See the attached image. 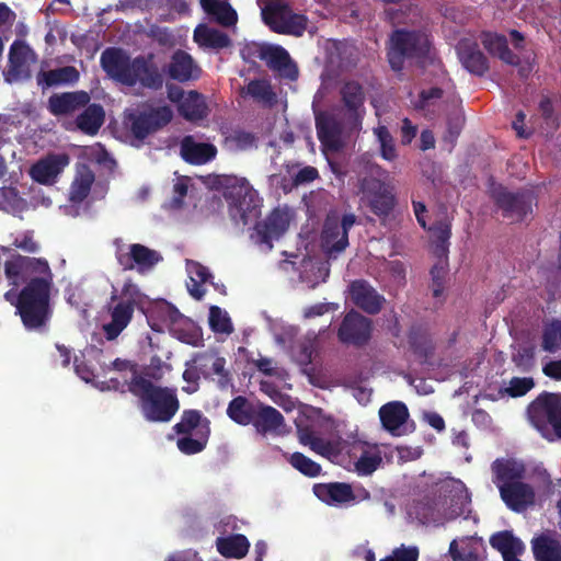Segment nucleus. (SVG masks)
Masks as SVG:
<instances>
[{"label":"nucleus","mask_w":561,"mask_h":561,"mask_svg":"<svg viewBox=\"0 0 561 561\" xmlns=\"http://www.w3.org/2000/svg\"><path fill=\"white\" fill-rule=\"evenodd\" d=\"M541 348L548 353L561 350V319H552L545 323L541 333Z\"/></svg>","instance_id":"48"},{"label":"nucleus","mask_w":561,"mask_h":561,"mask_svg":"<svg viewBox=\"0 0 561 561\" xmlns=\"http://www.w3.org/2000/svg\"><path fill=\"white\" fill-rule=\"evenodd\" d=\"M419 549L416 547L401 548L393 551L392 556L386 557L380 561H417Z\"/></svg>","instance_id":"64"},{"label":"nucleus","mask_w":561,"mask_h":561,"mask_svg":"<svg viewBox=\"0 0 561 561\" xmlns=\"http://www.w3.org/2000/svg\"><path fill=\"white\" fill-rule=\"evenodd\" d=\"M490 545L501 552L504 561H522L518 556L525 551V546L512 531L503 530L493 534L490 538Z\"/></svg>","instance_id":"33"},{"label":"nucleus","mask_w":561,"mask_h":561,"mask_svg":"<svg viewBox=\"0 0 561 561\" xmlns=\"http://www.w3.org/2000/svg\"><path fill=\"white\" fill-rule=\"evenodd\" d=\"M316 496L328 504L347 503L355 499L351 484L345 482L319 483L313 486Z\"/></svg>","instance_id":"34"},{"label":"nucleus","mask_w":561,"mask_h":561,"mask_svg":"<svg viewBox=\"0 0 561 561\" xmlns=\"http://www.w3.org/2000/svg\"><path fill=\"white\" fill-rule=\"evenodd\" d=\"M209 327L215 333L229 334L233 331L227 312L222 311L218 306H211L209 308Z\"/></svg>","instance_id":"52"},{"label":"nucleus","mask_w":561,"mask_h":561,"mask_svg":"<svg viewBox=\"0 0 561 561\" xmlns=\"http://www.w3.org/2000/svg\"><path fill=\"white\" fill-rule=\"evenodd\" d=\"M104 371L113 370L119 375L116 377L119 381L131 380L135 376H147L138 370V365L129 359L116 358L110 365L103 368Z\"/></svg>","instance_id":"50"},{"label":"nucleus","mask_w":561,"mask_h":561,"mask_svg":"<svg viewBox=\"0 0 561 561\" xmlns=\"http://www.w3.org/2000/svg\"><path fill=\"white\" fill-rule=\"evenodd\" d=\"M375 134L380 144V153L385 160L393 161L397 158V150L393 137L386 126H379L375 129Z\"/></svg>","instance_id":"53"},{"label":"nucleus","mask_w":561,"mask_h":561,"mask_svg":"<svg viewBox=\"0 0 561 561\" xmlns=\"http://www.w3.org/2000/svg\"><path fill=\"white\" fill-rule=\"evenodd\" d=\"M431 49V42L425 32L420 30H394L389 38L388 62L392 70L401 71L405 60L424 62Z\"/></svg>","instance_id":"4"},{"label":"nucleus","mask_w":561,"mask_h":561,"mask_svg":"<svg viewBox=\"0 0 561 561\" xmlns=\"http://www.w3.org/2000/svg\"><path fill=\"white\" fill-rule=\"evenodd\" d=\"M499 491L505 505L516 513L526 511L536 501L534 488L522 480L502 484Z\"/></svg>","instance_id":"19"},{"label":"nucleus","mask_w":561,"mask_h":561,"mask_svg":"<svg viewBox=\"0 0 561 561\" xmlns=\"http://www.w3.org/2000/svg\"><path fill=\"white\" fill-rule=\"evenodd\" d=\"M188 191V178L182 176L178 178L173 185V197L171 201V205L174 208H181L184 204V197L187 195Z\"/></svg>","instance_id":"59"},{"label":"nucleus","mask_w":561,"mask_h":561,"mask_svg":"<svg viewBox=\"0 0 561 561\" xmlns=\"http://www.w3.org/2000/svg\"><path fill=\"white\" fill-rule=\"evenodd\" d=\"M539 111L543 121L557 128L559 126L558 117L554 115L552 101L549 96H542L539 102Z\"/></svg>","instance_id":"63"},{"label":"nucleus","mask_w":561,"mask_h":561,"mask_svg":"<svg viewBox=\"0 0 561 561\" xmlns=\"http://www.w3.org/2000/svg\"><path fill=\"white\" fill-rule=\"evenodd\" d=\"M382 463V455L377 444L360 439L347 442L342 465L360 477L373 474Z\"/></svg>","instance_id":"10"},{"label":"nucleus","mask_w":561,"mask_h":561,"mask_svg":"<svg viewBox=\"0 0 561 561\" xmlns=\"http://www.w3.org/2000/svg\"><path fill=\"white\" fill-rule=\"evenodd\" d=\"M201 72V68L188 53L182 49L173 53L168 66V75L171 79L179 82H187L198 79Z\"/></svg>","instance_id":"27"},{"label":"nucleus","mask_w":561,"mask_h":561,"mask_svg":"<svg viewBox=\"0 0 561 561\" xmlns=\"http://www.w3.org/2000/svg\"><path fill=\"white\" fill-rule=\"evenodd\" d=\"M196 368L205 378L218 377L220 387H226L230 382V374L225 368L226 359L220 356L215 348L196 353L192 359Z\"/></svg>","instance_id":"20"},{"label":"nucleus","mask_w":561,"mask_h":561,"mask_svg":"<svg viewBox=\"0 0 561 561\" xmlns=\"http://www.w3.org/2000/svg\"><path fill=\"white\" fill-rule=\"evenodd\" d=\"M371 331V320L358 311L351 310L344 316L340 324L337 337L344 344L362 347L369 342Z\"/></svg>","instance_id":"16"},{"label":"nucleus","mask_w":561,"mask_h":561,"mask_svg":"<svg viewBox=\"0 0 561 561\" xmlns=\"http://www.w3.org/2000/svg\"><path fill=\"white\" fill-rule=\"evenodd\" d=\"M528 416L540 435L561 439V393L542 392L528 407Z\"/></svg>","instance_id":"6"},{"label":"nucleus","mask_w":561,"mask_h":561,"mask_svg":"<svg viewBox=\"0 0 561 561\" xmlns=\"http://www.w3.org/2000/svg\"><path fill=\"white\" fill-rule=\"evenodd\" d=\"M248 93L255 98L266 102H272L276 98L272 87L266 81L253 80L248 84Z\"/></svg>","instance_id":"57"},{"label":"nucleus","mask_w":561,"mask_h":561,"mask_svg":"<svg viewBox=\"0 0 561 561\" xmlns=\"http://www.w3.org/2000/svg\"><path fill=\"white\" fill-rule=\"evenodd\" d=\"M261 15L268 28L277 34L300 37L307 28V18L295 13L287 3L282 1L266 3L262 8Z\"/></svg>","instance_id":"8"},{"label":"nucleus","mask_w":561,"mask_h":561,"mask_svg":"<svg viewBox=\"0 0 561 561\" xmlns=\"http://www.w3.org/2000/svg\"><path fill=\"white\" fill-rule=\"evenodd\" d=\"M79 71L73 66H65L38 72L37 83L43 88L71 84L79 80Z\"/></svg>","instance_id":"41"},{"label":"nucleus","mask_w":561,"mask_h":561,"mask_svg":"<svg viewBox=\"0 0 561 561\" xmlns=\"http://www.w3.org/2000/svg\"><path fill=\"white\" fill-rule=\"evenodd\" d=\"M101 390L131 393L138 400L142 417L151 423H169L180 410L176 389L156 385L148 376L124 381L110 378L102 382Z\"/></svg>","instance_id":"3"},{"label":"nucleus","mask_w":561,"mask_h":561,"mask_svg":"<svg viewBox=\"0 0 561 561\" xmlns=\"http://www.w3.org/2000/svg\"><path fill=\"white\" fill-rule=\"evenodd\" d=\"M257 404H253L243 396L233 398L227 408V415L237 424L247 426L252 424Z\"/></svg>","instance_id":"44"},{"label":"nucleus","mask_w":561,"mask_h":561,"mask_svg":"<svg viewBox=\"0 0 561 561\" xmlns=\"http://www.w3.org/2000/svg\"><path fill=\"white\" fill-rule=\"evenodd\" d=\"M347 442L342 438L324 439L319 436L309 437V446L313 451L340 463L344 462Z\"/></svg>","instance_id":"35"},{"label":"nucleus","mask_w":561,"mask_h":561,"mask_svg":"<svg viewBox=\"0 0 561 561\" xmlns=\"http://www.w3.org/2000/svg\"><path fill=\"white\" fill-rule=\"evenodd\" d=\"M4 274L9 283L15 287L23 285L11 299V291L5 294L15 307V313L28 331L44 330L53 317L51 289L54 274L44 257L12 254L4 263Z\"/></svg>","instance_id":"1"},{"label":"nucleus","mask_w":561,"mask_h":561,"mask_svg":"<svg viewBox=\"0 0 561 561\" xmlns=\"http://www.w3.org/2000/svg\"><path fill=\"white\" fill-rule=\"evenodd\" d=\"M434 237V254L438 259L447 257L449 239L451 237V224L448 219L435 221L426 228Z\"/></svg>","instance_id":"46"},{"label":"nucleus","mask_w":561,"mask_h":561,"mask_svg":"<svg viewBox=\"0 0 561 561\" xmlns=\"http://www.w3.org/2000/svg\"><path fill=\"white\" fill-rule=\"evenodd\" d=\"M173 117L169 106L149 107L148 110H131L125 113L124 123L130 134L138 140L167 126Z\"/></svg>","instance_id":"9"},{"label":"nucleus","mask_w":561,"mask_h":561,"mask_svg":"<svg viewBox=\"0 0 561 561\" xmlns=\"http://www.w3.org/2000/svg\"><path fill=\"white\" fill-rule=\"evenodd\" d=\"M76 118L77 127L85 135L94 136L105 119V112L101 104H88Z\"/></svg>","instance_id":"37"},{"label":"nucleus","mask_w":561,"mask_h":561,"mask_svg":"<svg viewBox=\"0 0 561 561\" xmlns=\"http://www.w3.org/2000/svg\"><path fill=\"white\" fill-rule=\"evenodd\" d=\"M228 139L240 150L251 148L255 142V136L244 130H234Z\"/></svg>","instance_id":"62"},{"label":"nucleus","mask_w":561,"mask_h":561,"mask_svg":"<svg viewBox=\"0 0 561 561\" xmlns=\"http://www.w3.org/2000/svg\"><path fill=\"white\" fill-rule=\"evenodd\" d=\"M493 482L500 489L502 484L520 481L525 478L526 467L515 459L499 458L492 462Z\"/></svg>","instance_id":"31"},{"label":"nucleus","mask_w":561,"mask_h":561,"mask_svg":"<svg viewBox=\"0 0 561 561\" xmlns=\"http://www.w3.org/2000/svg\"><path fill=\"white\" fill-rule=\"evenodd\" d=\"M100 64L111 79L125 85L130 80L129 71L133 59L122 48L108 47L104 49L101 54Z\"/></svg>","instance_id":"18"},{"label":"nucleus","mask_w":561,"mask_h":561,"mask_svg":"<svg viewBox=\"0 0 561 561\" xmlns=\"http://www.w3.org/2000/svg\"><path fill=\"white\" fill-rule=\"evenodd\" d=\"M216 548L225 558L241 559L248 553L250 542L244 535L238 534L228 537H218Z\"/></svg>","instance_id":"43"},{"label":"nucleus","mask_w":561,"mask_h":561,"mask_svg":"<svg viewBox=\"0 0 561 561\" xmlns=\"http://www.w3.org/2000/svg\"><path fill=\"white\" fill-rule=\"evenodd\" d=\"M358 187L374 215L386 218L392 213L396 196L387 183L374 176H364L359 180Z\"/></svg>","instance_id":"11"},{"label":"nucleus","mask_w":561,"mask_h":561,"mask_svg":"<svg viewBox=\"0 0 561 561\" xmlns=\"http://www.w3.org/2000/svg\"><path fill=\"white\" fill-rule=\"evenodd\" d=\"M535 387L531 377H513L510 380L506 392L512 398L523 397Z\"/></svg>","instance_id":"56"},{"label":"nucleus","mask_w":561,"mask_h":561,"mask_svg":"<svg viewBox=\"0 0 561 561\" xmlns=\"http://www.w3.org/2000/svg\"><path fill=\"white\" fill-rule=\"evenodd\" d=\"M457 53L461 65L471 75L482 77L489 71V60L479 48L478 43L469 39L460 41Z\"/></svg>","instance_id":"26"},{"label":"nucleus","mask_w":561,"mask_h":561,"mask_svg":"<svg viewBox=\"0 0 561 561\" xmlns=\"http://www.w3.org/2000/svg\"><path fill=\"white\" fill-rule=\"evenodd\" d=\"M203 10L225 27L232 26L238 21L236 10L228 0H201Z\"/></svg>","instance_id":"40"},{"label":"nucleus","mask_w":561,"mask_h":561,"mask_svg":"<svg viewBox=\"0 0 561 561\" xmlns=\"http://www.w3.org/2000/svg\"><path fill=\"white\" fill-rule=\"evenodd\" d=\"M162 313H163V320L169 322V324L171 325V330L173 331H178V329L175 328V325L178 324H188L192 327V329L187 332H179V340H181L182 342L186 343V344H191L193 346H198L202 342V333L199 331V329H197L194 323L187 319L186 317H184L178 308H175L173 305L171 304H165L164 307L162 308Z\"/></svg>","instance_id":"32"},{"label":"nucleus","mask_w":561,"mask_h":561,"mask_svg":"<svg viewBox=\"0 0 561 561\" xmlns=\"http://www.w3.org/2000/svg\"><path fill=\"white\" fill-rule=\"evenodd\" d=\"M512 362L522 373H529L536 365V347L533 344L519 345L512 354Z\"/></svg>","instance_id":"49"},{"label":"nucleus","mask_w":561,"mask_h":561,"mask_svg":"<svg viewBox=\"0 0 561 561\" xmlns=\"http://www.w3.org/2000/svg\"><path fill=\"white\" fill-rule=\"evenodd\" d=\"M252 425L262 435L282 434L285 419L277 409L259 402Z\"/></svg>","instance_id":"29"},{"label":"nucleus","mask_w":561,"mask_h":561,"mask_svg":"<svg viewBox=\"0 0 561 561\" xmlns=\"http://www.w3.org/2000/svg\"><path fill=\"white\" fill-rule=\"evenodd\" d=\"M12 245L31 254H35L41 250L39 243L34 239V232L30 230L15 237Z\"/></svg>","instance_id":"58"},{"label":"nucleus","mask_w":561,"mask_h":561,"mask_svg":"<svg viewBox=\"0 0 561 561\" xmlns=\"http://www.w3.org/2000/svg\"><path fill=\"white\" fill-rule=\"evenodd\" d=\"M353 302L369 314H377L383 306L385 297L365 279L353 280L350 285Z\"/></svg>","instance_id":"23"},{"label":"nucleus","mask_w":561,"mask_h":561,"mask_svg":"<svg viewBox=\"0 0 561 561\" xmlns=\"http://www.w3.org/2000/svg\"><path fill=\"white\" fill-rule=\"evenodd\" d=\"M94 181L95 175L91 168L84 163L78 164L75 179L70 185L69 201L72 203L83 202L90 194Z\"/></svg>","instance_id":"36"},{"label":"nucleus","mask_w":561,"mask_h":561,"mask_svg":"<svg viewBox=\"0 0 561 561\" xmlns=\"http://www.w3.org/2000/svg\"><path fill=\"white\" fill-rule=\"evenodd\" d=\"M412 510L415 514V517L423 525H438L442 522V516L436 507V503L431 497L426 496L420 501H416L413 504Z\"/></svg>","instance_id":"47"},{"label":"nucleus","mask_w":561,"mask_h":561,"mask_svg":"<svg viewBox=\"0 0 561 561\" xmlns=\"http://www.w3.org/2000/svg\"><path fill=\"white\" fill-rule=\"evenodd\" d=\"M224 187V197L228 202V210L231 220L237 226H248L255 221L252 238L259 244L273 248V241L278 240L289 227L288 213L280 208H274L263 220L256 221L261 214L262 199L257 192L245 179L237 176H224L220 180Z\"/></svg>","instance_id":"2"},{"label":"nucleus","mask_w":561,"mask_h":561,"mask_svg":"<svg viewBox=\"0 0 561 561\" xmlns=\"http://www.w3.org/2000/svg\"><path fill=\"white\" fill-rule=\"evenodd\" d=\"M289 463L293 468L309 478H316L321 473V466L299 451L290 455Z\"/></svg>","instance_id":"51"},{"label":"nucleus","mask_w":561,"mask_h":561,"mask_svg":"<svg viewBox=\"0 0 561 561\" xmlns=\"http://www.w3.org/2000/svg\"><path fill=\"white\" fill-rule=\"evenodd\" d=\"M129 78L130 80L126 84L128 87L140 83L145 88L158 90L163 84V78L158 67L144 56L133 59Z\"/></svg>","instance_id":"24"},{"label":"nucleus","mask_w":561,"mask_h":561,"mask_svg":"<svg viewBox=\"0 0 561 561\" xmlns=\"http://www.w3.org/2000/svg\"><path fill=\"white\" fill-rule=\"evenodd\" d=\"M496 206L505 218L523 220L533 210L535 196L530 191L510 192L503 186L492 192Z\"/></svg>","instance_id":"14"},{"label":"nucleus","mask_w":561,"mask_h":561,"mask_svg":"<svg viewBox=\"0 0 561 561\" xmlns=\"http://www.w3.org/2000/svg\"><path fill=\"white\" fill-rule=\"evenodd\" d=\"M481 42L483 47L496 57L508 46L506 37L495 33H483Z\"/></svg>","instance_id":"55"},{"label":"nucleus","mask_w":561,"mask_h":561,"mask_svg":"<svg viewBox=\"0 0 561 561\" xmlns=\"http://www.w3.org/2000/svg\"><path fill=\"white\" fill-rule=\"evenodd\" d=\"M116 260L124 271L136 268L138 273L144 274L150 271L162 257L156 250L140 243H133L128 247V252L122 248L117 249Z\"/></svg>","instance_id":"17"},{"label":"nucleus","mask_w":561,"mask_h":561,"mask_svg":"<svg viewBox=\"0 0 561 561\" xmlns=\"http://www.w3.org/2000/svg\"><path fill=\"white\" fill-rule=\"evenodd\" d=\"M340 95L344 105V108H342L343 113L348 116L350 123L362 125L365 112V92L363 85L354 80L346 81L340 89Z\"/></svg>","instance_id":"21"},{"label":"nucleus","mask_w":561,"mask_h":561,"mask_svg":"<svg viewBox=\"0 0 561 561\" xmlns=\"http://www.w3.org/2000/svg\"><path fill=\"white\" fill-rule=\"evenodd\" d=\"M194 41L201 46L214 49H222L231 45V39L226 33L203 24L195 28Z\"/></svg>","instance_id":"45"},{"label":"nucleus","mask_w":561,"mask_h":561,"mask_svg":"<svg viewBox=\"0 0 561 561\" xmlns=\"http://www.w3.org/2000/svg\"><path fill=\"white\" fill-rule=\"evenodd\" d=\"M531 549L537 561H561V542L550 535L534 538Z\"/></svg>","instance_id":"38"},{"label":"nucleus","mask_w":561,"mask_h":561,"mask_svg":"<svg viewBox=\"0 0 561 561\" xmlns=\"http://www.w3.org/2000/svg\"><path fill=\"white\" fill-rule=\"evenodd\" d=\"M69 164V157L65 153L48 154L31 168L32 179L44 185L55 183L57 176Z\"/></svg>","instance_id":"25"},{"label":"nucleus","mask_w":561,"mask_h":561,"mask_svg":"<svg viewBox=\"0 0 561 561\" xmlns=\"http://www.w3.org/2000/svg\"><path fill=\"white\" fill-rule=\"evenodd\" d=\"M108 308L111 321L103 325L107 341H114L128 327L133 320L135 309L142 304V294L131 280L125 282L119 294L113 293Z\"/></svg>","instance_id":"5"},{"label":"nucleus","mask_w":561,"mask_h":561,"mask_svg":"<svg viewBox=\"0 0 561 561\" xmlns=\"http://www.w3.org/2000/svg\"><path fill=\"white\" fill-rule=\"evenodd\" d=\"M36 61L34 50L24 42L15 41L9 50V60L3 71L8 83H16L31 78V64Z\"/></svg>","instance_id":"15"},{"label":"nucleus","mask_w":561,"mask_h":561,"mask_svg":"<svg viewBox=\"0 0 561 561\" xmlns=\"http://www.w3.org/2000/svg\"><path fill=\"white\" fill-rule=\"evenodd\" d=\"M379 417L386 431L393 436H401L404 434L403 426L409 419V410L403 402H389L380 408Z\"/></svg>","instance_id":"28"},{"label":"nucleus","mask_w":561,"mask_h":561,"mask_svg":"<svg viewBox=\"0 0 561 561\" xmlns=\"http://www.w3.org/2000/svg\"><path fill=\"white\" fill-rule=\"evenodd\" d=\"M217 149L213 144L197 142L192 136H185L181 141L182 158L195 165L204 164L213 160Z\"/></svg>","instance_id":"30"},{"label":"nucleus","mask_w":561,"mask_h":561,"mask_svg":"<svg viewBox=\"0 0 561 561\" xmlns=\"http://www.w3.org/2000/svg\"><path fill=\"white\" fill-rule=\"evenodd\" d=\"M431 277H432V289H433V296L439 297L444 290V279L446 275V270L440 264H435L431 268Z\"/></svg>","instance_id":"61"},{"label":"nucleus","mask_w":561,"mask_h":561,"mask_svg":"<svg viewBox=\"0 0 561 561\" xmlns=\"http://www.w3.org/2000/svg\"><path fill=\"white\" fill-rule=\"evenodd\" d=\"M179 112L185 119L196 122L207 117L208 106L203 94L190 91L180 103Z\"/></svg>","instance_id":"42"},{"label":"nucleus","mask_w":561,"mask_h":561,"mask_svg":"<svg viewBox=\"0 0 561 561\" xmlns=\"http://www.w3.org/2000/svg\"><path fill=\"white\" fill-rule=\"evenodd\" d=\"M209 434H201L199 438H193L190 435H185L178 439L176 445L181 453L185 455H195L201 453L207 443Z\"/></svg>","instance_id":"54"},{"label":"nucleus","mask_w":561,"mask_h":561,"mask_svg":"<svg viewBox=\"0 0 561 561\" xmlns=\"http://www.w3.org/2000/svg\"><path fill=\"white\" fill-rule=\"evenodd\" d=\"M444 91L440 88L433 87L427 90H422L419 94V100L415 103V107L419 110H425L427 106L432 104L434 100H439L443 98Z\"/></svg>","instance_id":"60"},{"label":"nucleus","mask_w":561,"mask_h":561,"mask_svg":"<svg viewBox=\"0 0 561 561\" xmlns=\"http://www.w3.org/2000/svg\"><path fill=\"white\" fill-rule=\"evenodd\" d=\"M247 50L263 60L272 71L277 72L280 77L289 80L298 78V68L283 46L266 43L253 44L248 46Z\"/></svg>","instance_id":"12"},{"label":"nucleus","mask_w":561,"mask_h":561,"mask_svg":"<svg viewBox=\"0 0 561 561\" xmlns=\"http://www.w3.org/2000/svg\"><path fill=\"white\" fill-rule=\"evenodd\" d=\"M209 420L204 417L199 410L187 409L182 412L173 431L179 435H190L194 430H197L199 434H209Z\"/></svg>","instance_id":"39"},{"label":"nucleus","mask_w":561,"mask_h":561,"mask_svg":"<svg viewBox=\"0 0 561 561\" xmlns=\"http://www.w3.org/2000/svg\"><path fill=\"white\" fill-rule=\"evenodd\" d=\"M318 139L323 150L337 152L343 147V135L358 130L362 125L350 123L342 108L320 111L314 115Z\"/></svg>","instance_id":"7"},{"label":"nucleus","mask_w":561,"mask_h":561,"mask_svg":"<svg viewBox=\"0 0 561 561\" xmlns=\"http://www.w3.org/2000/svg\"><path fill=\"white\" fill-rule=\"evenodd\" d=\"M90 94L85 91L55 93L49 96L47 108L54 116L71 115L90 103Z\"/></svg>","instance_id":"22"},{"label":"nucleus","mask_w":561,"mask_h":561,"mask_svg":"<svg viewBox=\"0 0 561 561\" xmlns=\"http://www.w3.org/2000/svg\"><path fill=\"white\" fill-rule=\"evenodd\" d=\"M354 214H345L339 219L336 216H328L321 232V245L329 254H336L348 245V231L356 224Z\"/></svg>","instance_id":"13"}]
</instances>
